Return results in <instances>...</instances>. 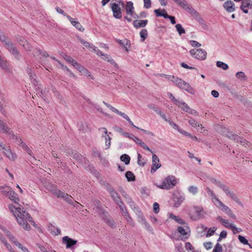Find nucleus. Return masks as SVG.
<instances>
[{"label": "nucleus", "instance_id": "obj_1", "mask_svg": "<svg viewBox=\"0 0 252 252\" xmlns=\"http://www.w3.org/2000/svg\"><path fill=\"white\" fill-rule=\"evenodd\" d=\"M9 208L13 212L19 225L22 226L25 230H29L31 229L29 222L34 227H36V224L32 220V218L27 212L23 210V208L12 205H10Z\"/></svg>", "mask_w": 252, "mask_h": 252}, {"label": "nucleus", "instance_id": "obj_2", "mask_svg": "<svg viewBox=\"0 0 252 252\" xmlns=\"http://www.w3.org/2000/svg\"><path fill=\"white\" fill-rule=\"evenodd\" d=\"M176 184L177 181L175 176L170 175L167 176L163 180L161 185H156V186L161 189H169L173 188Z\"/></svg>", "mask_w": 252, "mask_h": 252}, {"label": "nucleus", "instance_id": "obj_3", "mask_svg": "<svg viewBox=\"0 0 252 252\" xmlns=\"http://www.w3.org/2000/svg\"><path fill=\"white\" fill-rule=\"evenodd\" d=\"M2 42L4 44L6 49L13 55L16 60H20L21 59L22 56L12 41L6 39L5 41Z\"/></svg>", "mask_w": 252, "mask_h": 252}, {"label": "nucleus", "instance_id": "obj_4", "mask_svg": "<svg viewBox=\"0 0 252 252\" xmlns=\"http://www.w3.org/2000/svg\"><path fill=\"white\" fill-rule=\"evenodd\" d=\"M2 150V154H4L9 160L14 161L17 158V155L13 152L10 146H6L0 141V150Z\"/></svg>", "mask_w": 252, "mask_h": 252}, {"label": "nucleus", "instance_id": "obj_5", "mask_svg": "<svg viewBox=\"0 0 252 252\" xmlns=\"http://www.w3.org/2000/svg\"><path fill=\"white\" fill-rule=\"evenodd\" d=\"M226 136L230 139L232 140L237 143H239L245 147L249 146L250 143L248 141H247L244 138L241 137L237 134L233 133L232 132L228 131L226 134Z\"/></svg>", "mask_w": 252, "mask_h": 252}, {"label": "nucleus", "instance_id": "obj_6", "mask_svg": "<svg viewBox=\"0 0 252 252\" xmlns=\"http://www.w3.org/2000/svg\"><path fill=\"white\" fill-rule=\"evenodd\" d=\"M189 53L193 58L197 60H204L206 58L207 52L201 49H193L190 50Z\"/></svg>", "mask_w": 252, "mask_h": 252}, {"label": "nucleus", "instance_id": "obj_7", "mask_svg": "<svg viewBox=\"0 0 252 252\" xmlns=\"http://www.w3.org/2000/svg\"><path fill=\"white\" fill-rule=\"evenodd\" d=\"M215 205L230 218L233 219H236V216L232 213L231 210L228 206L224 205L220 200L217 203H215Z\"/></svg>", "mask_w": 252, "mask_h": 252}, {"label": "nucleus", "instance_id": "obj_8", "mask_svg": "<svg viewBox=\"0 0 252 252\" xmlns=\"http://www.w3.org/2000/svg\"><path fill=\"white\" fill-rule=\"evenodd\" d=\"M15 39L16 41L21 45L25 50L28 51H32V46L25 37L17 34L15 35Z\"/></svg>", "mask_w": 252, "mask_h": 252}, {"label": "nucleus", "instance_id": "obj_9", "mask_svg": "<svg viewBox=\"0 0 252 252\" xmlns=\"http://www.w3.org/2000/svg\"><path fill=\"white\" fill-rule=\"evenodd\" d=\"M110 7L113 12V15L116 19H121L122 17V12L121 7L116 2H111Z\"/></svg>", "mask_w": 252, "mask_h": 252}, {"label": "nucleus", "instance_id": "obj_10", "mask_svg": "<svg viewBox=\"0 0 252 252\" xmlns=\"http://www.w3.org/2000/svg\"><path fill=\"white\" fill-rule=\"evenodd\" d=\"M227 196H228L232 200L238 204H241V202L237 196L233 192L231 191L229 188L225 185L221 189Z\"/></svg>", "mask_w": 252, "mask_h": 252}, {"label": "nucleus", "instance_id": "obj_11", "mask_svg": "<svg viewBox=\"0 0 252 252\" xmlns=\"http://www.w3.org/2000/svg\"><path fill=\"white\" fill-rule=\"evenodd\" d=\"M195 214L190 213L189 216L190 218L193 220H196L200 219L203 217V210L201 207H193Z\"/></svg>", "mask_w": 252, "mask_h": 252}, {"label": "nucleus", "instance_id": "obj_12", "mask_svg": "<svg viewBox=\"0 0 252 252\" xmlns=\"http://www.w3.org/2000/svg\"><path fill=\"white\" fill-rule=\"evenodd\" d=\"M159 162V160L158 157L156 154H153L152 156V166L151 169L152 173H155L161 167V164Z\"/></svg>", "mask_w": 252, "mask_h": 252}, {"label": "nucleus", "instance_id": "obj_13", "mask_svg": "<svg viewBox=\"0 0 252 252\" xmlns=\"http://www.w3.org/2000/svg\"><path fill=\"white\" fill-rule=\"evenodd\" d=\"M223 8L228 12H233L236 10L234 3L231 0L226 1L223 4Z\"/></svg>", "mask_w": 252, "mask_h": 252}, {"label": "nucleus", "instance_id": "obj_14", "mask_svg": "<svg viewBox=\"0 0 252 252\" xmlns=\"http://www.w3.org/2000/svg\"><path fill=\"white\" fill-rule=\"evenodd\" d=\"M77 243V240H73L68 236H65L63 238V243L66 245V248H71Z\"/></svg>", "mask_w": 252, "mask_h": 252}, {"label": "nucleus", "instance_id": "obj_15", "mask_svg": "<svg viewBox=\"0 0 252 252\" xmlns=\"http://www.w3.org/2000/svg\"><path fill=\"white\" fill-rule=\"evenodd\" d=\"M103 103L105 104V105L109 109H110L113 112H115V113L118 114L124 119H125L126 120H127L129 118L128 116H127L126 114L124 113L121 112L119 111L118 109L115 108V107H113L112 105H110L108 103L106 102L105 101H103Z\"/></svg>", "mask_w": 252, "mask_h": 252}, {"label": "nucleus", "instance_id": "obj_16", "mask_svg": "<svg viewBox=\"0 0 252 252\" xmlns=\"http://www.w3.org/2000/svg\"><path fill=\"white\" fill-rule=\"evenodd\" d=\"M138 221L144 225L145 228L149 232L153 233V229L150 225L146 221L145 218L143 215V214H140V216H138Z\"/></svg>", "mask_w": 252, "mask_h": 252}, {"label": "nucleus", "instance_id": "obj_17", "mask_svg": "<svg viewBox=\"0 0 252 252\" xmlns=\"http://www.w3.org/2000/svg\"><path fill=\"white\" fill-rule=\"evenodd\" d=\"M108 190L115 202L119 204V202L121 201V198L118 193L112 187L109 188Z\"/></svg>", "mask_w": 252, "mask_h": 252}, {"label": "nucleus", "instance_id": "obj_18", "mask_svg": "<svg viewBox=\"0 0 252 252\" xmlns=\"http://www.w3.org/2000/svg\"><path fill=\"white\" fill-rule=\"evenodd\" d=\"M252 6V1L251 0H243L241 2L240 9L245 13H248V8Z\"/></svg>", "mask_w": 252, "mask_h": 252}, {"label": "nucleus", "instance_id": "obj_19", "mask_svg": "<svg viewBox=\"0 0 252 252\" xmlns=\"http://www.w3.org/2000/svg\"><path fill=\"white\" fill-rule=\"evenodd\" d=\"M67 19L70 22L71 24L74 26L77 30L81 32H83L84 29L81 26V24L78 21L77 19L72 18L70 16H67Z\"/></svg>", "mask_w": 252, "mask_h": 252}, {"label": "nucleus", "instance_id": "obj_20", "mask_svg": "<svg viewBox=\"0 0 252 252\" xmlns=\"http://www.w3.org/2000/svg\"><path fill=\"white\" fill-rule=\"evenodd\" d=\"M134 7L132 1H127L126 5V12L127 15L132 16L134 15Z\"/></svg>", "mask_w": 252, "mask_h": 252}, {"label": "nucleus", "instance_id": "obj_21", "mask_svg": "<svg viewBox=\"0 0 252 252\" xmlns=\"http://www.w3.org/2000/svg\"><path fill=\"white\" fill-rule=\"evenodd\" d=\"M148 22V21L147 20H135L133 22V25L136 29L144 28L147 25Z\"/></svg>", "mask_w": 252, "mask_h": 252}, {"label": "nucleus", "instance_id": "obj_22", "mask_svg": "<svg viewBox=\"0 0 252 252\" xmlns=\"http://www.w3.org/2000/svg\"><path fill=\"white\" fill-rule=\"evenodd\" d=\"M206 190L209 196L211 197V200L215 205L219 200V198L215 194L214 191L209 187L206 188Z\"/></svg>", "mask_w": 252, "mask_h": 252}, {"label": "nucleus", "instance_id": "obj_23", "mask_svg": "<svg viewBox=\"0 0 252 252\" xmlns=\"http://www.w3.org/2000/svg\"><path fill=\"white\" fill-rule=\"evenodd\" d=\"M6 197L13 201L15 204H18L20 201L18 194L13 190L10 191L9 194Z\"/></svg>", "mask_w": 252, "mask_h": 252}, {"label": "nucleus", "instance_id": "obj_24", "mask_svg": "<svg viewBox=\"0 0 252 252\" xmlns=\"http://www.w3.org/2000/svg\"><path fill=\"white\" fill-rule=\"evenodd\" d=\"M184 9L188 10L190 14H191L193 16H198V13L191 6H190L187 1L185 3V6H182Z\"/></svg>", "mask_w": 252, "mask_h": 252}, {"label": "nucleus", "instance_id": "obj_25", "mask_svg": "<svg viewBox=\"0 0 252 252\" xmlns=\"http://www.w3.org/2000/svg\"><path fill=\"white\" fill-rule=\"evenodd\" d=\"M0 131L3 133L10 134L11 129L5 124L0 120Z\"/></svg>", "mask_w": 252, "mask_h": 252}, {"label": "nucleus", "instance_id": "obj_26", "mask_svg": "<svg viewBox=\"0 0 252 252\" xmlns=\"http://www.w3.org/2000/svg\"><path fill=\"white\" fill-rule=\"evenodd\" d=\"M180 88L185 90L188 92L190 93L191 94H194V89L190 86V85L189 83L186 82L185 81L184 82V84H183L182 86Z\"/></svg>", "mask_w": 252, "mask_h": 252}, {"label": "nucleus", "instance_id": "obj_27", "mask_svg": "<svg viewBox=\"0 0 252 252\" xmlns=\"http://www.w3.org/2000/svg\"><path fill=\"white\" fill-rule=\"evenodd\" d=\"M104 222L112 228L115 227L116 222L114 220L112 219L110 217H105L103 218Z\"/></svg>", "mask_w": 252, "mask_h": 252}, {"label": "nucleus", "instance_id": "obj_28", "mask_svg": "<svg viewBox=\"0 0 252 252\" xmlns=\"http://www.w3.org/2000/svg\"><path fill=\"white\" fill-rule=\"evenodd\" d=\"M51 191L53 192V193L56 196H57L59 198L65 197V196H67V193H65L60 190H58L56 189H51Z\"/></svg>", "mask_w": 252, "mask_h": 252}, {"label": "nucleus", "instance_id": "obj_29", "mask_svg": "<svg viewBox=\"0 0 252 252\" xmlns=\"http://www.w3.org/2000/svg\"><path fill=\"white\" fill-rule=\"evenodd\" d=\"M128 203L129 204V205L131 209L136 213L138 217L140 216V214H142L139 208H138L136 206L135 203L133 201H132L131 199H130V201H129V202Z\"/></svg>", "mask_w": 252, "mask_h": 252}, {"label": "nucleus", "instance_id": "obj_30", "mask_svg": "<svg viewBox=\"0 0 252 252\" xmlns=\"http://www.w3.org/2000/svg\"><path fill=\"white\" fill-rule=\"evenodd\" d=\"M117 41L120 45H122L125 48L126 51H128V48L130 45L129 40L126 39L124 41L121 39H117Z\"/></svg>", "mask_w": 252, "mask_h": 252}, {"label": "nucleus", "instance_id": "obj_31", "mask_svg": "<svg viewBox=\"0 0 252 252\" xmlns=\"http://www.w3.org/2000/svg\"><path fill=\"white\" fill-rule=\"evenodd\" d=\"M123 216L125 218V219L126 220L127 222L130 224V225H131L132 227L134 226V225H135L134 222H133L132 219L129 216L126 209H125V212L123 213Z\"/></svg>", "mask_w": 252, "mask_h": 252}, {"label": "nucleus", "instance_id": "obj_32", "mask_svg": "<svg viewBox=\"0 0 252 252\" xmlns=\"http://www.w3.org/2000/svg\"><path fill=\"white\" fill-rule=\"evenodd\" d=\"M12 189L7 186H0V191L3 195L7 197Z\"/></svg>", "mask_w": 252, "mask_h": 252}, {"label": "nucleus", "instance_id": "obj_33", "mask_svg": "<svg viewBox=\"0 0 252 252\" xmlns=\"http://www.w3.org/2000/svg\"><path fill=\"white\" fill-rule=\"evenodd\" d=\"M178 106L180 107L182 110L188 113H189L191 109V108H190L189 105L184 101H180L178 104Z\"/></svg>", "mask_w": 252, "mask_h": 252}, {"label": "nucleus", "instance_id": "obj_34", "mask_svg": "<svg viewBox=\"0 0 252 252\" xmlns=\"http://www.w3.org/2000/svg\"><path fill=\"white\" fill-rule=\"evenodd\" d=\"M172 79L171 80L177 85L178 87L181 88L183 84L185 82L184 80L180 78L175 77L174 76H172Z\"/></svg>", "mask_w": 252, "mask_h": 252}, {"label": "nucleus", "instance_id": "obj_35", "mask_svg": "<svg viewBox=\"0 0 252 252\" xmlns=\"http://www.w3.org/2000/svg\"><path fill=\"white\" fill-rule=\"evenodd\" d=\"M0 67L5 70H8V64L6 61L4 60L0 56Z\"/></svg>", "mask_w": 252, "mask_h": 252}, {"label": "nucleus", "instance_id": "obj_36", "mask_svg": "<svg viewBox=\"0 0 252 252\" xmlns=\"http://www.w3.org/2000/svg\"><path fill=\"white\" fill-rule=\"evenodd\" d=\"M49 228L50 229L51 233L52 234H54L55 235H58L61 233V231L60 229L57 227H55L52 224H51V226H49Z\"/></svg>", "mask_w": 252, "mask_h": 252}, {"label": "nucleus", "instance_id": "obj_37", "mask_svg": "<svg viewBox=\"0 0 252 252\" xmlns=\"http://www.w3.org/2000/svg\"><path fill=\"white\" fill-rule=\"evenodd\" d=\"M169 218L175 220L176 222H178L179 223L182 224H184L186 223V222L181 218L172 214H170Z\"/></svg>", "mask_w": 252, "mask_h": 252}, {"label": "nucleus", "instance_id": "obj_38", "mask_svg": "<svg viewBox=\"0 0 252 252\" xmlns=\"http://www.w3.org/2000/svg\"><path fill=\"white\" fill-rule=\"evenodd\" d=\"M10 134H12L13 139L15 140V142H16L17 144L20 145L21 147L22 146V144L25 143L19 136L15 135L12 133L11 130Z\"/></svg>", "mask_w": 252, "mask_h": 252}, {"label": "nucleus", "instance_id": "obj_39", "mask_svg": "<svg viewBox=\"0 0 252 252\" xmlns=\"http://www.w3.org/2000/svg\"><path fill=\"white\" fill-rule=\"evenodd\" d=\"M72 157L81 163H82L84 161H86L85 158L82 155L77 153L73 154Z\"/></svg>", "mask_w": 252, "mask_h": 252}, {"label": "nucleus", "instance_id": "obj_40", "mask_svg": "<svg viewBox=\"0 0 252 252\" xmlns=\"http://www.w3.org/2000/svg\"><path fill=\"white\" fill-rule=\"evenodd\" d=\"M125 175L128 182L134 181L135 180L133 173L131 171H127Z\"/></svg>", "mask_w": 252, "mask_h": 252}, {"label": "nucleus", "instance_id": "obj_41", "mask_svg": "<svg viewBox=\"0 0 252 252\" xmlns=\"http://www.w3.org/2000/svg\"><path fill=\"white\" fill-rule=\"evenodd\" d=\"M38 54L42 55L44 57H48L49 56V54L46 51H42L39 49H36V52L33 53L34 56H38Z\"/></svg>", "mask_w": 252, "mask_h": 252}, {"label": "nucleus", "instance_id": "obj_42", "mask_svg": "<svg viewBox=\"0 0 252 252\" xmlns=\"http://www.w3.org/2000/svg\"><path fill=\"white\" fill-rule=\"evenodd\" d=\"M102 136L105 139V148L106 150L109 149L111 145V138L109 135H102Z\"/></svg>", "mask_w": 252, "mask_h": 252}, {"label": "nucleus", "instance_id": "obj_43", "mask_svg": "<svg viewBox=\"0 0 252 252\" xmlns=\"http://www.w3.org/2000/svg\"><path fill=\"white\" fill-rule=\"evenodd\" d=\"M120 159L122 161L124 162L127 165L130 162V158L126 154H123L121 156Z\"/></svg>", "mask_w": 252, "mask_h": 252}, {"label": "nucleus", "instance_id": "obj_44", "mask_svg": "<svg viewBox=\"0 0 252 252\" xmlns=\"http://www.w3.org/2000/svg\"><path fill=\"white\" fill-rule=\"evenodd\" d=\"M210 181L211 183H212L213 184H215L216 185H217L218 187H219L220 189L223 187V186L224 185V184H222L220 181L215 179V178H211L210 179Z\"/></svg>", "mask_w": 252, "mask_h": 252}, {"label": "nucleus", "instance_id": "obj_45", "mask_svg": "<svg viewBox=\"0 0 252 252\" xmlns=\"http://www.w3.org/2000/svg\"><path fill=\"white\" fill-rule=\"evenodd\" d=\"M4 232L6 234V235L9 238V240L13 243L15 244V242H18L16 239L14 238V237L13 236V235L10 233V232L7 230H4Z\"/></svg>", "mask_w": 252, "mask_h": 252}, {"label": "nucleus", "instance_id": "obj_46", "mask_svg": "<svg viewBox=\"0 0 252 252\" xmlns=\"http://www.w3.org/2000/svg\"><path fill=\"white\" fill-rule=\"evenodd\" d=\"M140 36L142 38V41H144L148 36V32L145 29H143L140 32Z\"/></svg>", "mask_w": 252, "mask_h": 252}, {"label": "nucleus", "instance_id": "obj_47", "mask_svg": "<svg viewBox=\"0 0 252 252\" xmlns=\"http://www.w3.org/2000/svg\"><path fill=\"white\" fill-rule=\"evenodd\" d=\"M175 27L177 31L180 35L185 33V30L182 27V25L180 24L176 25Z\"/></svg>", "mask_w": 252, "mask_h": 252}, {"label": "nucleus", "instance_id": "obj_48", "mask_svg": "<svg viewBox=\"0 0 252 252\" xmlns=\"http://www.w3.org/2000/svg\"><path fill=\"white\" fill-rule=\"evenodd\" d=\"M102 59L107 61L108 62H109L111 64H115V65L117 64L114 60L109 55L105 54L104 56L102 57Z\"/></svg>", "mask_w": 252, "mask_h": 252}, {"label": "nucleus", "instance_id": "obj_49", "mask_svg": "<svg viewBox=\"0 0 252 252\" xmlns=\"http://www.w3.org/2000/svg\"><path fill=\"white\" fill-rule=\"evenodd\" d=\"M236 76L238 79L241 80H247V76L243 71H239L236 73Z\"/></svg>", "mask_w": 252, "mask_h": 252}, {"label": "nucleus", "instance_id": "obj_50", "mask_svg": "<svg viewBox=\"0 0 252 252\" xmlns=\"http://www.w3.org/2000/svg\"><path fill=\"white\" fill-rule=\"evenodd\" d=\"M217 66L221 68L223 70H226L228 68V65L226 63L220 61H218L217 62Z\"/></svg>", "mask_w": 252, "mask_h": 252}, {"label": "nucleus", "instance_id": "obj_51", "mask_svg": "<svg viewBox=\"0 0 252 252\" xmlns=\"http://www.w3.org/2000/svg\"><path fill=\"white\" fill-rule=\"evenodd\" d=\"M238 239L243 244L248 245L250 246V248H252L251 245L248 243V241L246 239L245 237L241 235H239Z\"/></svg>", "mask_w": 252, "mask_h": 252}, {"label": "nucleus", "instance_id": "obj_52", "mask_svg": "<svg viewBox=\"0 0 252 252\" xmlns=\"http://www.w3.org/2000/svg\"><path fill=\"white\" fill-rule=\"evenodd\" d=\"M167 95L169 98H170L171 100L173 101V102L178 105V104L180 103V101H179L178 99L175 98L172 93L169 92L167 93Z\"/></svg>", "mask_w": 252, "mask_h": 252}, {"label": "nucleus", "instance_id": "obj_53", "mask_svg": "<svg viewBox=\"0 0 252 252\" xmlns=\"http://www.w3.org/2000/svg\"><path fill=\"white\" fill-rule=\"evenodd\" d=\"M15 242V245L20 249L23 252H30L26 247H23L19 242Z\"/></svg>", "mask_w": 252, "mask_h": 252}, {"label": "nucleus", "instance_id": "obj_54", "mask_svg": "<svg viewBox=\"0 0 252 252\" xmlns=\"http://www.w3.org/2000/svg\"><path fill=\"white\" fill-rule=\"evenodd\" d=\"M189 191L193 195H195L198 191V188L197 187L191 186L189 188Z\"/></svg>", "mask_w": 252, "mask_h": 252}, {"label": "nucleus", "instance_id": "obj_55", "mask_svg": "<svg viewBox=\"0 0 252 252\" xmlns=\"http://www.w3.org/2000/svg\"><path fill=\"white\" fill-rule=\"evenodd\" d=\"M138 161L137 163L138 164L142 166H144L145 164H146V162L143 161V159H142V156L140 154H138Z\"/></svg>", "mask_w": 252, "mask_h": 252}, {"label": "nucleus", "instance_id": "obj_56", "mask_svg": "<svg viewBox=\"0 0 252 252\" xmlns=\"http://www.w3.org/2000/svg\"><path fill=\"white\" fill-rule=\"evenodd\" d=\"M83 45L85 47H88L90 49H92V51H96V47H95L94 45H91L89 43V42H87V41H85L84 43H83Z\"/></svg>", "mask_w": 252, "mask_h": 252}, {"label": "nucleus", "instance_id": "obj_57", "mask_svg": "<svg viewBox=\"0 0 252 252\" xmlns=\"http://www.w3.org/2000/svg\"><path fill=\"white\" fill-rule=\"evenodd\" d=\"M216 230H217V228L215 227L209 228L208 230V232H207V233L206 234V236L207 237H210V236H212L214 234V233H215V232L216 231Z\"/></svg>", "mask_w": 252, "mask_h": 252}, {"label": "nucleus", "instance_id": "obj_58", "mask_svg": "<svg viewBox=\"0 0 252 252\" xmlns=\"http://www.w3.org/2000/svg\"><path fill=\"white\" fill-rule=\"evenodd\" d=\"M148 107L150 109L153 110L155 112H156L158 115L161 114V113L162 112L160 109H159L157 107H155L153 105L151 104L148 106Z\"/></svg>", "mask_w": 252, "mask_h": 252}, {"label": "nucleus", "instance_id": "obj_59", "mask_svg": "<svg viewBox=\"0 0 252 252\" xmlns=\"http://www.w3.org/2000/svg\"><path fill=\"white\" fill-rule=\"evenodd\" d=\"M222 251V247L220 244L217 243L213 251V252H221Z\"/></svg>", "mask_w": 252, "mask_h": 252}, {"label": "nucleus", "instance_id": "obj_60", "mask_svg": "<svg viewBox=\"0 0 252 252\" xmlns=\"http://www.w3.org/2000/svg\"><path fill=\"white\" fill-rule=\"evenodd\" d=\"M230 229L233 231L234 234L238 233L242 231L241 228H239L236 227V226L233 224L232 225H230Z\"/></svg>", "mask_w": 252, "mask_h": 252}, {"label": "nucleus", "instance_id": "obj_61", "mask_svg": "<svg viewBox=\"0 0 252 252\" xmlns=\"http://www.w3.org/2000/svg\"><path fill=\"white\" fill-rule=\"evenodd\" d=\"M132 140H133L135 142H136L137 144H138L139 146H141L143 144V142L139 139L138 137L135 136V135L132 136Z\"/></svg>", "mask_w": 252, "mask_h": 252}, {"label": "nucleus", "instance_id": "obj_62", "mask_svg": "<svg viewBox=\"0 0 252 252\" xmlns=\"http://www.w3.org/2000/svg\"><path fill=\"white\" fill-rule=\"evenodd\" d=\"M24 150H25L27 153H28L29 155H32V150L31 148H29L28 146L26 145L25 143L22 144V146H21Z\"/></svg>", "mask_w": 252, "mask_h": 252}, {"label": "nucleus", "instance_id": "obj_63", "mask_svg": "<svg viewBox=\"0 0 252 252\" xmlns=\"http://www.w3.org/2000/svg\"><path fill=\"white\" fill-rule=\"evenodd\" d=\"M189 43L192 46L195 47H200L201 45V44H200L199 42L195 40H190L189 41Z\"/></svg>", "mask_w": 252, "mask_h": 252}, {"label": "nucleus", "instance_id": "obj_64", "mask_svg": "<svg viewBox=\"0 0 252 252\" xmlns=\"http://www.w3.org/2000/svg\"><path fill=\"white\" fill-rule=\"evenodd\" d=\"M189 123L193 127H197L198 125V123L193 119H190L189 120Z\"/></svg>", "mask_w": 252, "mask_h": 252}]
</instances>
